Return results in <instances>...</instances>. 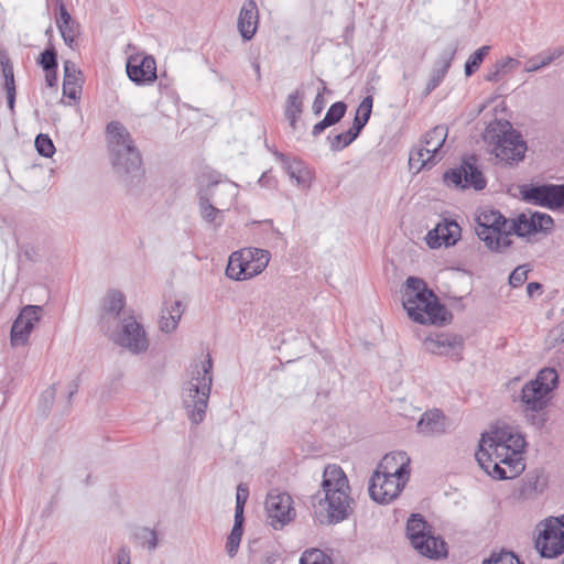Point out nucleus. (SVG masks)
Returning a JSON list of instances; mask_svg holds the SVG:
<instances>
[{
	"instance_id": "0eeeda50",
	"label": "nucleus",
	"mask_w": 564,
	"mask_h": 564,
	"mask_svg": "<svg viewBox=\"0 0 564 564\" xmlns=\"http://www.w3.org/2000/svg\"><path fill=\"white\" fill-rule=\"evenodd\" d=\"M508 220L499 210L482 209L476 217L475 231L486 247L495 252H502L509 248L512 240L505 235Z\"/></svg>"
},
{
	"instance_id": "69168bd1",
	"label": "nucleus",
	"mask_w": 564,
	"mask_h": 564,
	"mask_svg": "<svg viewBox=\"0 0 564 564\" xmlns=\"http://www.w3.org/2000/svg\"><path fill=\"white\" fill-rule=\"evenodd\" d=\"M502 78V76L499 74L498 69L492 66V68L487 73L485 79L488 82L497 83Z\"/></svg>"
},
{
	"instance_id": "2eb2a0df",
	"label": "nucleus",
	"mask_w": 564,
	"mask_h": 564,
	"mask_svg": "<svg viewBox=\"0 0 564 564\" xmlns=\"http://www.w3.org/2000/svg\"><path fill=\"white\" fill-rule=\"evenodd\" d=\"M554 220L545 213L534 212L530 216L520 214L505 229L506 237L510 238L512 234L519 237H527L538 232L550 234L553 230Z\"/></svg>"
},
{
	"instance_id": "052dcab7",
	"label": "nucleus",
	"mask_w": 564,
	"mask_h": 564,
	"mask_svg": "<svg viewBox=\"0 0 564 564\" xmlns=\"http://www.w3.org/2000/svg\"><path fill=\"white\" fill-rule=\"evenodd\" d=\"M116 564H130V550L127 546L119 549Z\"/></svg>"
},
{
	"instance_id": "dca6fc26",
	"label": "nucleus",
	"mask_w": 564,
	"mask_h": 564,
	"mask_svg": "<svg viewBox=\"0 0 564 564\" xmlns=\"http://www.w3.org/2000/svg\"><path fill=\"white\" fill-rule=\"evenodd\" d=\"M113 340L134 355L142 354L149 348L145 330L133 316L122 319L121 329L113 336Z\"/></svg>"
},
{
	"instance_id": "6e6552de",
	"label": "nucleus",
	"mask_w": 564,
	"mask_h": 564,
	"mask_svg": "<svg viewBox=\"0 0 564 564\" xmlns=\"http://www.w3.org/2000/svg\"><path fill=\"white\" fill-rule=\"evenodd\" d=\"M476 458L480 467L492 478L498 480L513 479L525 468L522 454L506 453L495 455L492 449L479 451Z\"/></svg>"
},
{
	"instance_id": "680f3d73",
	"label": "nucleus",
	"mask_w": 564,
	"mask_h": 564,
	"mask_svg": "<svg viewBox=\"0 0 564 564\" xmlns=\"http://www.w3.org/2000/svg\"><path fill=\"white\" fill-rule=\"evenodd\" d=\"M332 127L324 118L317 122L316 124L313 126L312 128V137L316 138L318 137L322 132H324L327 128Z\"/></svg>"
},
{
	"instance_id": "1a4fd4ad",
	"label": "nucleus",
	"mask_w": 564,
	"mask_h": 564,
	"mask_svg": "<svg viewBox=\"0 0 564 564\" xmlns=\"http://www.w3.org/2000/svg\"><path fill=\"white\" fill-rule=\"evenodd\" d=\"M521 199L551 210H564V184H523L519 187Z\"/></svg>"
},
{
	"instance_id": "20e7f679",
	"label": "nucleus",
	"mask_w": 564,
	"mask_h": 564,
	"mask_svg": "<svg viewBox=\"0 0 564 564\" xmlns=\"http://www.w3.org/2000/svg\"><path fill=\"white\" fill-rule=\"evenodd\" d=\"M558 386V375L553 368L541 369L536 377L521 389L520 402L525 420L536 429L544 427L549 420L546 409L552 393Z\"/></svg>"
},
{
	"instance_id": "f3484780",
	"label": "nucleus",
	"mask_w": 564,
	"mask_h": 564,
	"mask_svg": "<svg viewBox=\"0 0 564 564\" xmlns=\"http://www.w3.org/2000/svg\"><path fill=\"white\" fill-rule=\"evenodd\" d=\"M43 308L39 305L24 306L12 324L10 340L13 347L28 343L34 325L41 319Z\"/></svg>"
},
{
	"instance_id": "423d86ee",
	"label": "nucleus",
	"mask_w": 564,
	"mask_h": 564,
	"mask_svg": "<svg viewBox=\"0 0 564 564\" xmlns=\"http://www.w3.org/2000/svg\"><path fill=\"white\" fill-rule=\"evenodd\" d=\"M485 140L495 144L492 153L507 165L518 164L524 159L527 143L509 121L490 123L486 129Z\"/></svg>"
},
{
	"instance_id": "9d476101",
	"label": "nucleus",
	"mask_w": 564,
	"mask_h": 564,
	"mask_svg": "<svg viewBox=\"0 0 564 564\" xmlns=\"http://www.w3.org/2000/svg\"><path fill=\"white\" fill-rule=\"evenodd\" d=\"M525 438L510 426L497 427L491 433L482 435L479 451L492 449L495 455L511 453L523 454Z\"/></svg>"
},
{
	"instance_id": "e2e57ef3",
	"label": "nucleus",
	"mask_w": 564,
	"mask_h": 564,
	"mask_svg": "<svg viewBox=\"0 0 564 564\" xmlns=\"http://www.w3.org/2000/svg\"><path fill=\"white\" fill-rule=\"evenodd\" d=\"M45 82L48 87H56L57 85V70L45 72Z\"/></svg>"
},
{
	"instance_id": "f8f14e48",
	"label": "nucleus",
	"mask_w": 564,
	"mask_h": 564,
	"mask_svg": "<svg viewBox=\"0 0 564 564\" xmlns=\"http://www.w3.org/2000/svg\"><path fill=\"white\" fill-rule=\"evenodd\" d=\"M444 182L455 188H474L481 191L487 182L481 171L476 165L475 156L464 160L459 167L451 169L444 173Z\"/></svg>"
},
{
	"instance_id": "f257e3e1",
	"label": "nucleus",
	"mask_w": 564,
	"mask_h": 564,
	"mask_svg": "<svg viewBox=\"0 0 564 564\" xmlns=\"http://www.w3.org/2000/svg\"><path fill=\"white\" fill-rule=\"evenodd\" d=\"M316 520L335 524L352 513L354 499L347 476L338 465H327L323 473L322 491L311 498Z\"/></svg>"
},
{
	"instance_id": "7ed1b4c3",
	"label": "nucleus",
	"mask_w": 564,
	"mask_h": 564,
	"mask_svg": "<svg viewBox=\"0 0 564 564\" xmlns=\"http://www.w3.org/2000/svg\"><path fill=\"white\" fill-rule=\"evenodd\" d=\"M108 148L112 166L127 185L138 184L144 171L141 153L134 144L130 132L119 121H111L106 128Z\"/></svg>"
},
{
	"instance_id": "a19ab883",
	"label": "nucleus",
	"mask_w": 564,
	"mask_h": 564,
	"mask_svg": "<svg viewBox=\"0 0 564 564\" xmlns=\"http://www.w3.org/2000/svg\"><path fill=\"white\" fill-rule=\"evenodd\" d=\"M356 139L357 137L355 135V133H352V131L348 129L347 131L338 133L336 135H328L327 142L330 151L338 152L347 148Z\"/></svg>"
},
{
	"instance_id": "473e14b6",
	"label": "nucleus",
	"mask_w": 564,
	"mask_h": 564,
	"mask_svg": "<svg viewBox=\"0 0 564 564\" xmlns=\"http://www.w3.org/2000/svg\"><path fill=\"white\" fill-rule=\"evenodd\" d=\"M303 99L304 94L300 89H295L286 98L284 116L293 130L296 129L297 121L303 112Z\"/></svg>"
},
{
	"instance_id": "4d7b16f0",
	"label": "nucleus",
	"mask_w": 564,
	"mask_h": 564,
	"mask_svg": "<svg viewBox=\"0 0 564 564\" xmlns=\"http://www.w3.org/2000/svg\"><path fill=\"white\" fill-rule=\"evenodd\" d=\"M326 101L323 91H318L312 105V110L315 116H318L325 108Z\"/></svg>"
},
{
	"instance_id": "393cba45",
	"label": "nucleus",
	"mask_w": 564,
	"mask_h": 564,
	"mask_svg": "<svg viewBox=\"0 0 564 564\" xmlns=\"http://www.w3.org/2000/svg\"><path fill=\"white\" fill-rule=\"evenodd\" d=\"M245 265H247V274L251 278L260 274L268 267L271 254L268 250L259 248H243L240 250Z\"/></svg>"
},
{
	"instance_id": "ea45409f",
	"label": "nucleus",
	"mask_w": 564,
	"mask_h": 564,
	"mask_svg": "<svg viewBox=\"0 0 564 564\" xmlns=\"http://www.w3.org/2000/svg\"><path fill=\"white\" fill-rule=\"evenodd\" d=\"M490 51L489 45H484L476 50L467 59L465 64V75L467 77L475 74L484 62L485 57L488 55Z\"/></svg>"
},
{
	"instance_id": "4468645a",
	"label": "nucleus",
	"mask_w": 564,
	"mask_h": 564,
	"mask_svg": "<svg viewBox=\"0 0 564 564\" xmlns=\"http://www.w3.org/2000/svg\"><path fill=\"white\" fill-rule=\"evenodd\" d=\"M406 477V475H388L376 470L369 482L370 497L379 503L391 502L404 488Z\"/></svg>"
},
{
	"instance_id": "58836bf2",
	"label": "nucleus",
	"mask_w": 564,
	"mask_h": 564,
	"mask_svg": "<svg viewBox=\"0 0 564 564\" xmlns=\"http://www.w3.org/2000/svg\"><path fill=\"white\" fill-rule=\"evenodd\" d=\"M0 67L4 78V89L6 91H17L15 90V82H14V72L13 65L9 57V55L4 52H0Z\"/></svg>"
},
{
	"instance_id": "aec40b11",
	"label": "nucleus",
	"mask_w": 564,
	"mask_h": 564,
	"mask_svg": "<svg viewBox=\"0 0 564 564\" xmlns=\"http://www.w3.org/2000/svg\"><path fill=\"white\" fill-rule=\"evenodd\" d=\"M460 231L462 229L456 221L444 219L427 232L425 240L432 249H437L442 245L449 247L454 246L459 239Z\"/></svg>"
},
{
	"instance_id": "6e6d98bb",
	"label": "nucleus",
	"mask_w": 564,
	"mask_h": 564,
	"mask_svg": "<svg viewBox=\"0 0 564 564\" xmlns=\"http://www.w3.org/2000/svg\"><path fill=\"white\" fill-rule=\"evenodd\" d=\"M55 397H56V387H55V384H52L42 393V397H41V400H42L45 409H50L52 406V404L55 400Z\"/></svg>"
},
{
	"instance_id": "72a5a7b5",
	"label": "nucleus",
	"mask_w": 564,
	"mask_h": 564,
	"mask_svg": "<svg viewBox=\"0 0 564 564\" xmlns=\"http://www.w3.org/2000/svg\"><path fill=\"white\" fill-rule=\"evenodd\" d=\"M564 54L563 47H556L553 50H549L542 52L533 57H531L525 64V72L532 73L538 72L541 68L549 66L551 63L560 58Z\"/></svg>"
},
{
	"instance_id": "5fc2aeb1",
	"label": "nucleus",
	"mask_w": 564,
	"mask_h": 564,
	"mask_svg": "<svg viewBox=\"0 0 564 564\" xmlns=\"http://www.w3.org/2000/svg\"><path fill=\"white\" fill-rule=\"evenodd\" d=\"M249 497V489L245 484H239L236 494V507L245 508L247 499Z\"/></svg>"
},
{
	"instance_id": "a18cd8bd",
	"label": "nucleus",
	"mask_w": 564,
	"mask_h": 564,
	"mask_svg": "<svg viewBox=\"0 0 564 564\" xmlns=\"http://www.w3.org/2000/svg\"><path fill=\"white\" fill-rule=\"evenodd\" d=\"M346 111H347V105L344 101H336L328 108L324 119L330 126H334V124L338 123L344 118Z\"/></svg>"
},
{
	"instance_id": "ddd939ff",
	"label": "nucleus",
	"mask_w": 564,
	"mask_h": 564,
	"mask_svg": "<svg viewBox=\"0 0 564 564\" xmlns=\"http://www.w3.org/2000/svg\"><path fill=\"white\" fill-rule=\"evenodd\" d=\"M543 530L540 531L536 540L535 547L539 550L540 555L546 558H554L564 553V530L556 518L551 517L541 523Z\"/></svg>"
},
{
	"instance_id": "864d4df0",
	"label": "nucleus",
	"mask_w": 564,
	"mask_h": 564,
	"mask_svg": "<svg viewBox=\"0 0 564 564\" xmlns=\"http://www.w3.org/2000/svg\"><path fill=\"white\" fill-rule=\"evenodd\" d=\"M373 98L372 96L365 97L357 108V116H360L365 121H369L372 111Z\"/></svg>"
},
{
	"instance_id": "bb28decb",
	"label": "nucleus",
	"mask_w": 564,
	"mask_h": 564,
	"mask_svg": "<svg viewBox=\"0 0 564 564\" xmlns=\"http://www.w3.org/2000/svg\"><path fill=\"white\" fill-rule=\"evenodd\" d=\"M410 457L405 452H392L387 454L378 465L377 471L388 475H406L410 474Z\"/></svg>"
},
{
	"instance_id": "39448f33",
	"label": "nucleus",
	"mask_w": 564,
	"mask_h": 564,
	"mask_svg": "<svg viewBox=\"0 0 564 564\" xmlns=\"http://www.w3.org/2000/svg\"><path fill=\"white\" fill-rule=\"evenodd\" d=\"M213 384V360L210 356L191 366L189 380L182 392L183 404L189 420L199 424L205 417Z\"/></svg>"
},
{
	"instance_id": "f03ea898",
	"label": "nucleus",
	"mask_w": 564,
	"mask_h": 564,
	"mask_svg": "<svg viewBox=\"0 0 564 564\" xmlns=\"http://www.w3.org/2000/svg\"><path fill=\"white\" fill-rule=\"evenodd\" d=\"M402 305L408 316L422 325L443 326L452 319L451 312L436 294L427 288L424 280L416 276L406 279Z\"/></svg>"
},
{
	"instance_id": "4be33fe9",
	"label": "nucleus",
	"mask_w": 564,
	"mask_h": 564,
	"mask_svg": "<svg viewBox=\"0 0 564 564\" xmlns=\"http://www.w3.org/2000/svg\"><path fill=\"white\" fill-rule=\"evenodd\" d=\"M56 26L64 43L72 50L78 47L77 36L80 33V24L73 19L64 3L59 6V14L56 17Z\"/></svg>"
},
{
	"instance_id": "a878e982",
	"label": "nucleus",
	"mask_w": 564,
	"mask_h": 564,
	"mask_svg": "<svg viewBox=\"0 0 564 564\" xmlns=\"http://www.w3.org/2000/svg\"><path fill=\"white\" fill-rule=\"evenodd\" d=\"M218 183L219 180L210 178L208 184L198 191L200 215L207 223H214L216 216L221 213L219 208L212 204Z\"/></svg>"
},
{
	"instance_id": "0e129e2a",
	"label": "nucleus",
	"mask_w": 564,
	"mask_h": 564,
	"mask_svg": "<svg viewBox=\"0 0 564 564\" xmlns=\"http://www.w3.org/2000/svg\"><path fill=\"white\" fill-rule=\"evenodd\" d=\"M243 510L245 508L236 507L235 508V522L234 525H238L240 528H243Z\"/></svg>"
},
{
	"instance_id": "79ce46f5",
	"label": "nucleus",
	"mask_w": 564,
	"mask_h": 564,
	"mask_svg": "<svg viewBox=\"0 0 564 564\" xmlns=\"http://www.w3.org/2000/svg\"><path fill=\"white\" fill-rule=\"evenodd\" d=\"M37 64L43 68L44 72L57 70V52L51 42L48 46L40 54Z\"/></svg>"
},
{
	"instance_id": "bf43d9fd",
	"label": "nucleus",
	"mask_w": 564,
	"mask_h": 564,
	"mask_svg": "<svg viewBox=\"0 0 564 564\" xmlns=\"http://www.w3.org/2000/svg\"><path fill=\"white\" fill-rule=\"evenodd\" d=\"M368 123V121H365L360 116H355L352 127L349 128L352 133L358 138L364 127Z\"/></svg>"
},
{
	"instance_id": "e433bc0d",
	"label": "nucleus",
	"mask_w": 564,
	"mask_h": 564,
	"mask_svg": "<svg viewBox=\"0 0 564 564\" xmlns=\"http://www.w3.org/2000/svg\"><path fill=\"white\" fill-rule=\"evenodd\" d=\"M240 257H242L240 250L232 252L231 256L229 257V262L226 268V275L229 279L236 281L250 279V276L247 274V265H245L243 263L245 260H242Z\"/></svg>"
},
{
	"instance_id": "c85d7f7f",
	"label": "nucleus",
	"mask_w": 564,
	"mask_h": 564,
	"mask_svg": "<svg viewBox=\"0 0 564 564\" xmlns=\"http://www.w3.org/2000/svg\"><path fill=\"white\" fill-rule=\"evenodd\" d=\"M416 427L423 435H440L444 433L446 429L445 415L437 409L426 411L422 414Z\"/></svg>"
},
{
	"instance_id": "2f4dec72",
	"label": "nucleus",
	"mask_w": 564,
	"mask_h": 564,
	"mask_svg": "<svg viewBox=\"0 0 564 564\" xmlns=\"http://www.w3.org/2000/svg\"><path fill=\"white\" fill-rule=\"evenodd\" d=\"M440 159L436 153L430 151V149L423 144L410 152V170L414 171V173H419L426 166L435 165Z\"/></svg>"
},
{
	"instance_id": "c9c22d12",
	"label": "nucleus",
	"mask_w": 564,
	"mask_h": 564,
	"mask_svg": "<svg viewBox=\"0 0 564 564\" xmlns=\"http://www.w3.org/2000/svg\"><path fill=\"white\" fill-rule=\"evenodd\" d=\"M448 134V129L445 126H436L423 135L422 143L430 149V151L438 155L440 150L444 145Z\"/></svg>"
},
{
	"instance_id": "49530a36",
	"label": "nucleus",
	"mask_w": 564,
	"mask_h": 564,
	"mask_svg": "<svg viewBox=\"0 0 564 564\" xmlns=\"http://www.w3.org/2000/svg\"><path fill=\"white\" fill-rule=\"evenodd\" d=\"M35 148L40 155L44 158H52L55 152V147L52 139L47 134L40 133L35 138Z\"/></svg>"
},
{
	"instance_id": "37998d69",
	"label": "nucleus",
	"mask_w": 564,
	"mask_h": 564,
	"mask_svg": "<svg viewBox=\"0 0 564 564\" xmlns=\"http://www.w3.org/2000/svg\"><path fill=\"white\" fill-rule=\"evenodd\" d=\"M273 154L283 164L288 174L291 177L299 180V174L301 173L302 161L296 158H294L291 161L286 154L279 152V151H274Z\"/></svg>"
},
{
	"instance_id": "f704fd0d",
	"label": "nucleus",
	"mask_w": 564,
	"mask_h": 564,
	"mask_svg": "<svg viewBox=\"0 0 564 564\" xmlns=\"http://www.w3.org/2000/svg\"><path fill=\"white\" fill-rule=\"evenodd\" d=\"M422 549H416L420 554L430 558H440L447 554L444 540L431 534V531L422 539Z\"/></svg>"
},
{
	"instance_id": "a211bd4d",
	"label": "nucleus",
	"mask_w": 564,
	"mask_h": 564,
	"mask_svg": "<svg viewBox=\"0 0 564 564\" xmlns=\"http://www.w3.org/2000/svg\"><path fill=\"white\" fill-rule=\"evenodd\" d=\"M425 349L434 355L446 356L455 361L462 360L463 338L455 334L440 333L424 340Z\"/></svg>"
},
{
	"instance_id": "7c9ffc66",
	"label": "nucleus",
	"mask_w": 564,
	"mask_h": 564,
	"mask_svg": "<svg viewBox=\"0 0 564 564\" xmlns=\"http://www.w3.org/2000/svg\"><path fill=\"white\" fill-rule=\"evenodd\" d=\"M430 532V525L420 513H412L406 521V536L414 549H422V539Z\"/></svg>"
},
{
	"instance_id": "de8ad7c7",
	"label": "nucleus",
	"mask_w": 564,
	"mask_h": 564,
	"mask_svg": "<svg viewBox=\"0 0 564 564\" xmlns=\"http://www.w3.org/2000/svg\"><path fill=\"white\" fill-rule=\"evenodd\" d=\"M242 528L234 525L226 543V550L230 557L235 556L242 536Z\"/></svg>"
},
{
	"instance_id": "cd10ccee",
	"label": "nucleus",
	"mask_w": 564,
	"mask_h": 564,
	"mask_svg": "<svg viewBox=\"0 0 564 564\" xmlns=\"http://www.w3.org/2000/svg\"><path fill=\"white\" fill-rule=\"evenodd\" d=\"M83 85L82 72L76 67L75 63L70 61L64 62V79H63V94L64 96L76 100L79 98Z\"/></svg>"
},
{
	"instance_id": "9b49d317",
	"label": "nucleus",
	"mask_w": 564,
	"mask_h": 564,
	"mask_svg": "<svg viewBox=\"0 0 564 564\" xmlns=\"http://www.w3.org/2000/svg\"><path fill=\"white\" fill-rule=\"evenodd\" d=\"M268 523L274 530H281L296 517L293 499L288 492L271 490L265 498Z\"/></svg>"
},
{
	"instance_id": "b1692460",
	"label": "nucleus",
	"mask_w": 564,
	"mask_h": 564,
	"mask_svg": "<svg viewBox=\"0 0 564 564\" xmlns=\"http://www.w3.org/2000/svg\"><path fill=\"white\" fill-rule=\"evenodd\" d=\"M259 22V11L254 0H247L238 17V31L243 40L250 41L257 31Z\"/></svg>"
},
{
	"instance_id": "c756f323",
	"label": "nucleus",
	"mask_w": 564,
	"mask_h": 564,
	"mask_svg": "<svg viewBox=\"0 0 564 564\" xmlns=\"http://www.w3.org/2000/svg\"><path fill=\"white\" fill-rule=\"evenodd\" d=\"M183 313L184 307L181 301H174L170 305L165 304L159 321L160 329L166 334L174 332Z\"/></svg>"
},
{
	"instance_id": "412c9836",
	"label": "nucleus",
	"mask_w": 564,
	"mask_h": 564,
	"mask_svg": "<svg viewBox=\"0 0 564 564\" xmlns=\"http://www.w3.org/2000/svg\"><path fill=\"white\" fill-rule=\"evenodd\" d=\"M126 305V296L121 291L110 290L104 299L99 324L105 332L110 330L111 323L120 315Z\"/></svg>"
},
{
	"instance_id": "8fccbe9b",
	"label": "nucleus",
	"mask_w": 564,
	"mask_h": 564,
	"mask_svg": "<svg viewBox=\"0 0 564 564\" xmlns=\"http://www.w3.org/2000/svg\"><path fill=\"white\" fill-rule=\"evenodd\" d=\"M138 536L142 540V544L145 545L150 551L158 546V534L154 530L143 528Z\"/></svg>"
},
{
	"instance_id": "6ab92c4d",
	"label": "nucleus",
	"mask_w": 564,
	"mask_h": 564,
	"mask_svg": "<svg viewBox=\"0 0 564 564\" xmlns=\"http://www.w3.org/2000/svg\"><path fill=\"white\" fill-rule=\"evenodd\" d=\"M126 68L129 79L138 85L150 84L156 79V63L151 55L129 56Z\"/></svg>"
},
{
	"instance_id": "774afa93",
	"label": "nucleus",
	"mask_w": 564,
	"mask_h": 564,
	"mask_svg": "<svg viewBox=\"0 0 564 564\" xmlns=\"http://www.w3.org/2000/svg\"><path fill=\"white\" fill-rule=\"evenodd\" d=\"M7 93V100H8V106L11 110V112L13 113L14 112V105H15V96H17V91H6Z\"/></svg>"
},
{
	"instance_id": "5701e85b",
	"label": "nucleus",
	"mask_w": 564,
	"mask_h": 564,
	"mask_svg": "<svg viewBox=\"0 0 564 564\" xmlns=\"http://www.w3.org/2000/svg\"><path fill=\"white\" fill-rule=\"evenodd\" d=\"M457 47L449 45L446 47L435 61L434 67L431 73V77L425 87V94L432 93L445 78L448 69L451 68L452 62L456 55Z\"/></svg>"
},
{
	"instance_id": "3c124183",
	"label": "nucleus",
	"mask_w": 564,
	"mask_h": 564,
	"mask_svg": "<svg viewBox=\"0 0 564 564\" xmlns=\"http://www.w3.org/2000/svg\"><path fill=\"white\" fill-rule=\"evenodd\" d=\"M528 272L529 270H525L524 267L516 268L509 276V284L512 288L521 286L528 279Z\"/></svg>"
},
{
	"instance_id": "338daca9",
	"label": "nucleus",
	"mask_w": 564,
	"mask_h": 564,
	"mask_svg": "<svg viewBox=\"0 0 564 564\" xmlns=\"http://www.w3.org/2000/svg\"><path fill=\"white\" fill-rule=\"evenodd\" d=\"M542 288H543L542 284L539 282H530L527 285V293L530 297H533L535 292L542 291Z\"/></svg>"
},
{
	"instance_id": "c03bdc74",
	"label": "nucleus",
	"mask_w": 564,
	"mask_h": 564,
	"mask_svg": "<svg viewBox=\"0 0 564 564\" xmlns=\"http://www.w3.org/2000/svg\"><path fill=\"white\" fill-rule=\"evenodd\" d=\"M300 564H333L330 557H328L323 551L318 549L307 550L303 553L300 560Z\"/></svg>"
},
{
	"instance_id": "4c0bfd02",
	"label": "nucleus",
	"mask_w": 564,
	"mask_h": 564,
	"mask_svg": "<svg viewBox=\"0 0 564 564\" xmlns=\"http://www.w3.org/2000/svg\"><path fill=\"white\" fill-rule=\"evenodd\" d=\"M235 196V185L231 183H221L219 181L217 188L215 191V196L212 200H214L219 206H227L228 208Z\"/></svg>"
},
{
	"instance_id": "13d9d810",
	"label": "nucleus",
	"mask_w": 564,
	"mask_h": 564,
	"mask_svg": "<svg viewBox=\"0 0 564 564\" xmlns=\"http://www.w3.org/2000/svg\"><path fill=\"white\" fill-rule=\"evenodd\" d=\"M259 184L263 187H273L276 184V180L270 171H265L259 178Z\"/></svg>"
},
{
	"instance_id": "603ef678",
	"label": "nucleus",
	"mask_w": 564,
	"mask_h": 564,
	"mask_svg": "<svg viewBox=\"0 0 564 564\" xmlns=\"http://www.w3.org/2000/svg\"><path fill=\"white\" fill-rule=\"evenodd\" d=\"M513 558H516V555L512 552L492 553L488 558L484 561V564H513Z\"/></svg>"
},
{
	"instance_id": "09e8293b",
	"label": "nucleus",
	"mask_w": 564,
	"mask_h": 564,
	"mask_svg": "<svg viewBox=\"0 0 564 564\" xmlns=\"http://www.w3.org/2000/svg\"><path fill=\"white\" fill-rule=\"evenodd\" d=\"M520 65V61L513 57H505L495 63V67L499 74L503 77L505 75L516 70Z\"/></svg>"
}]
</instances>
